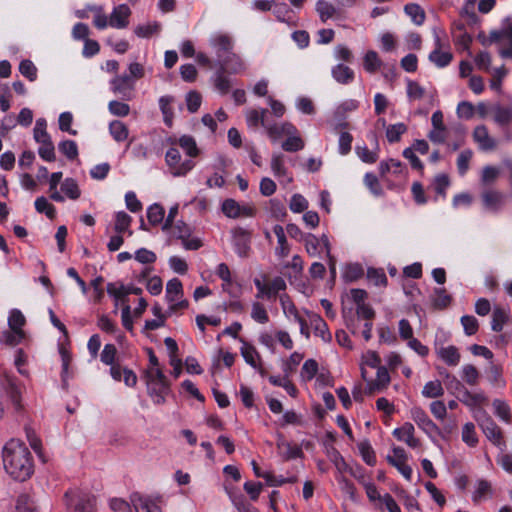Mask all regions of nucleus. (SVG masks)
I'll use <instances>...</instances> for the list:
<instances>
[{
    "instance_id": "1a4fd4ad",
    "label": "nucleus",
    "mask_w": 512,
    "mask_h": 512,
    "mask_svg": "<svg viewBox=\"0 0 512 512\" xmlns=\"http://www.w3.org/2000/svg\"><path fill=\"white\" fill-rule=\"evenodd\" d=\"M410 417L430 438L436 434H440L439 427L429 418L428 414L421 407H412L410 409Z\"/></svg>"
},
{
    "instance_id": "de8ad7c7",
    "label": "nucleus",
    "mask_w": 512,
    "mask_h": 512,
    "mask_svg": "<svg viewBox=\"0 0 512 512\" xmlns=\"http://www.w3.org/2000/svg\"><path fill=\"white\" fill-rule=\"evenodd\" d=\"M279 300H280V305L282 307L284 315L288 318H293L294 320H299L300 315L298 313L296 306L290 299V297L287 294H281L279 296Z\"/></svg>"
},
{
    "instance_id": "5701e85b",
    "label": "nucleus",
    "mask_w": 512,
    "mask_h": 512,
    "mask_svg": "<svg viewBox=\"0 0 512 512\" xmlns=\"http://www.w3.org/2000/svg\"><path fill=\"white\" fill-rule=\"evenodd\" d=\"M391 381L390 375L386 367L381 366L377 369L376 379L368 382V392H381L387 388Z\"/></svg>"
},
{
    "instance_id": "7c9ffc66",
    "label": "nucleus",
    "mask_w": 512,
    "mask_h": 512,
    "mask_svg": "<svg viewBox=\"0 0 512 512\" xmlns=\"http://www.w3.org/2000/svg\"><path fill=\"white\" fill-rule=\"evenodd\" d=\"M174 97L170 95L161 96L159 98V108L163 115V121L168 126L171 127L174 118Z\"/></svg>"
},
{
    "instance_id": "4468645a",
    "label": "nucleus",
    "mask_w": 512,
    "mask_h": 512,
    "mask_svg": "<svg viewBox=\"0 0 512 512\" xmlns=\"http://www.w3.org/2000/svg\"><path fill=\"white\" fill-rule=\"evenodd\" d=\"M434 43L435 49L429 54V60L438 68H444L451 63L453 55L450 51L442 50L443 44L436 30H434Z\"/></svg>"
},
{
    "instance_id": "ddd939ff",
    "label": "nucleus",
    "mask_w": 512,
    "mask_h": 512,
    "mask_svg": "<svg viewBox=\"0 0 512 512\" xmlns=\"http://www.w3.org/2000/svg\"><path fill=\"white\" fill-rule=\"evenodd\" d=\"M272 173L283 184H290L293 176L286 167V157L282 153H273L270 162Z\"/></svg>"
},
{
    "instance_id": "5fc2aeb1",
    "label": "nucleus",
    "mask_w": 512,
    "mask_h": 512,
    "mask_svg": "<svg viewBox=\"0 0 512 512\" xmlns=\"http://www.w3.org/2000/svg\"><path fill=\"white\" fill-rule=\"evenodd\" d=\"M327 455L329 460L334 464L339 475L345 473L348 470L347 463L335 448L328 450Z\"/></svg>"
},
{
    "instance_id": "423d86ee",
    "label": "nucleus",
    "mask_w": 512,
    "mask_h": 512,
    "mask_svg": "<svg viewBox=\"0 0 512 512\" xmlns=\"http://www.w3.org/2000/svg\"><path fill=\"white\" fill-rule=\"evenodd\" d=\"M209 45L214 51L218 62H221L228 54L233 51V39L227 33L216 32L211 35Z\"/></svg>"
},
{
    "instance_id": "e2e57ef3",
    "label": "nucleus",
    "mask_w": 512,
    "mask_h": 512,
    "mask_svg": "<svg viewBox=\"0 0 512 512\" xmlns=\"http://www.w3.org/2000/svg\"><path fill=\"white\" fill-rule=\"evenodd\" d=\"M251 318L259 324H266L269 321V316L265 307L259 302H254L252 304Z\"/></svg>"
},
{
    "instance_id": "0e129e2a",
    "label": "nucleus",
    "mask_w": 512,
    "mask_h": 512,
    "mask_svg": "<svg viewBox=\"0 0 512 512\" xmlns=\"http://www.w3.org/2000/svg\"><path fill=\"white\" fill-rule=\"evenodd\" d=\"M109 112L117 117H125L130 113V106L121 101L112 100L108 103Z\"/></svg>"
},
{
    "instance_id": "e433bc0d",
    "label": "nucleus",
    "mask_w": 512,
    "mask_h": 512,
    "mask_svg": "<svg viewBox=\"0 0 512 512\" xmlns=\"http://www.w3.org/2000/svg\"><path fill=\"white\" fill-rule=\"evenodd\" d=\"M109 133L116 142H123L129 136L128 127L119 120H113L109 123Z\"/></svg>"
},
{
    "instance_id": "f704fd0d",
    "label": "nucleus",
    "mask_w": 512,
    "mask_h": 512,
    "mask_svg": "<svg viewBox=\"0 0 512 512\" xmlns=\"http://www.w3.org/2000/svg\"><path fill=\"white\" fill-rule=\"evenodd\" d=\"M114 231L118 234L128 232V235H132V231L129 230L132 223V217L124 211H118L115 213Z\"/></svg>"
},
{
    "instance_id": "052dcab7",
    "label": "nucleus",
    "mask_w": 512,
    "mask_h": 512,
    "mask_svg": "<svg viewBox=\"0 0 512 512\" xmlns=\"http://www.w3.org/2000/svg\"><path fill=\"white\" fill-rule=\"evenodd\" d=\"M164 215L163 207L157 203L152 204L147 209V218L152 225L160 224L164 219Z\"/></svg>"
},
{
    "instance_id": "ea45409f",
    "label": "nucleus",
    "mask_w": 512,
    "mask_h": 512,
    "mask_svg": "<svg viewBox=\"0 0 512 512\" xmlns=\"http://www.w3.org/2000/svg\"><path fill=\"white\" fill-rule=\"evenodd\" d=\"M493 118L494 121L503 126L512 122V104L508 107H503L500 105L493 106Z\"/></svg>"
},
{
    "instance_id": "4c0bfd02",
    "label": "nucleus",
    "mask_w": 512,
    "mask_h": 512,
    "mask_svg": "<svg viewBox=\"0 0 512 512\" xmlns=\"http://www.w3.org/2000/svg\"><path fill=\"white\" fill-rule=\"evenodd\" d=\"M311 325L314 329L316 336L320 337L325 343H329L332 340V335L328 329L326 322L319 316H313L311 319Z\"/></svg>"
},
{
    "instance_id": "2eb2a0df",
    "label": "nucleus",
    "mask_w": 512,
    "mask_h": 512,
    "mask_svg": "<svg viewBox=\"0 0 512 512\" xmlns=\"http://www.w3.org/2000/svg\"><path fill=\"white\" fill-rule=\"evenodd\" d=\"M481 198L486 210L496 212L504 205L506 196L499 190L487 188L483 190Z\"/></svg>"
},
{
    "instance_id": "0eeeda50",
    "label": "nucleus",
    "mask_w": 512,
    "mask_h": 512,
    "mask_svg": "<svg viewBox=\"0 0 512 512\" xmlns=\"http://www.w3.org/2000/svg\"><path fill=\"white\" fill-rule=\"evenodd\" d=\"M254 285L258 291L257 298L266 297L268 299L276 297L279 292L284 291L287 287L285 280L280 276L267 283L260 279H254Z\"/></svg>"
},
{
    "instance_id": "603ef678",
    "label": "nucleus",
    "mask_w": 512,
    "mask_h": 512,
    "mask_svg": "<svg viewBox=\"0 0 512 512\" xmlns=\"http://www.w3.org/2000/svg\"><path fill=\"white\" fill-rule=\"evenodd\" d=\"M358 449L366 464L373 466L376 463L374 450L368 440L361 441L358 444Z\"/></svg>"
},
{
    "instance_id": "37998d69",
    "label": "nucleus",
    "mask_w": 512,
    "mask_h": 512,
    "mask_svg": "<svg viewBox=\"0 0 512 512\" xmlns=\"http://www.w3.org/2000/svg\"><path fill=\"white\" fill-rule=\"evenodd\" d=\"M421 393L425 398H438L443 396L444 388L440 380H431L424 385Z\"/></svg>"
},
{
    "instance_id": "69168bd1",
    "label": "nucleus",
    "mask_w": 512,
    "mask_h": 512,
    "mask_svg": "<svg viewBox=\"0 0 512 512\" xmlns=\"http://www.w3.org/2000/svg\"><path fill=\"white\" fill-rule=\"evenodd\" d=\"M59 151L63 153L68 159L72 160L78 156V147L73 140H64L58 145Z\"/></svg>"
},
{
    "instance_id": "6ab92c4d",
    "label": "nucleus",
    "mask_w": 512,
    "mask_h": 512,
    "mask_svg": "<svg viewBox=\"0 0 512 512\" xmlns=\"http://www.w3.org/2000/svg\"><path fill=\"white\" fill-rule=\"evenodd\" d=\"M485 436L496 446L503 444L502 432L499 426L489 417L479 423Z\"/></svg>"
},
{
    "instance_id": "c85d7f7f",
    "label": "nucleus",
    "mask_w": 512,
    "mask_h": 512,
    "mask_svg": "<svg viewBox=\"0 0 512 512\" xmlns=\"http://www.w3.org/2000/svg\"><path fill=\"white\" fill-rule=\"evenodd\" d=\"M219 64L222 69L227 68L229 72L234 74L243 72L246 69L243 59L234 52L228 54Z\"/></svg>"
},
{
    "instance_id": "c756f323",
    "label": "nucleus",
    "mask_w": 512,
    "mask_h": 512,
    "mask_svg": "<svg viewBox=\"0 0 512 512\" xmlns=\"http://www.w3.org/2000/svg\"><path fill=\"white\" fill-rule=\"evenodd\" d=\"M239 340L242 343L240 352L245 362L252 368L257 369L259 367L260 356L256 348L253 345L246 342L245 340H243L242 338H240Z\"/></svg>"
},
{
    "instance_id": "4d7b16f0",
    "label": "nucleus",
    "mask_w": 512,
    "mask_h": 512,
    "mask_svg": "<svg viewBox=\"0 0 512 512\" xmlns=\"http://www.w3.org/2000/svg\"><path fill=\"white\" fill-rule=\"evenodd\" d=\"M462 441L470 447L476 446L478 437L473 423L468 422L462 427Z\"/></svg>"
},
{
    "instance_id": "a19ab883",
    "label": "nucleus",
    "mask_w": 512,
    "mask_h": 512,
    "mask_svg": "<svg viewBox=\"0 0 512 512\" xmlns=\"http://www.w3.org/2000/svg\"><path fill=\"white\" fill-rule=\"evenodd\" d=\"M460 374L462 380L470 386H475L479 383L480 372L472 364L463 365Z\"/></svg>"
},
{
    "instance_id": "f03ea898",
    "label": "nucleus",
    "mask_w": 512,
    "mask_h": 512,
    "mask_svg": "<svg viewBox=\"0 0 512 512\" xmlns=\"http://www.w3.org/2000/svg\"><path fill=\"white\" fill-rule=\"evenodd\" d=\"M147 393L156 405L164 404L169 392L166 376L160 368L147 369L145 372Z\"/></svg>"
},
{
    "instance_id": "8fccbe9b",
    "label": "nucleus",
    "mask_w": 512,
    "mask_h": 512,
    "mask_svg": "<svg viewBox=\"0 0 512 512\" xmlns=\"http://www.w3.org/2000/svg\"><path fill=\"white\" fill-rule=\"evenodd\" d=\"M179 146L189 157H196L199 153L195 140L188 135H183L178 139Z\"/></svg>"
},
{
    "instance_id": "49530a36",
    "label": "nucleus",
    "mask_w": 512,
    "mask_h": 512,
    "mask_svg": "<svg viewBox=\"0 0 512 512\" xmlns=\"http://www.w3.org/2000/svg\"><path fill=\"white\" fill-rule=\"evenodd\" d=\"M495 415L506 423L511 421V410L507 402L495 399L492 403Z\"/></svg>"
},
{
    "instance_id": "a211bd4d",
    "label": "nucleus",
    "mask_w": 512,
    "mask_h": 512,
    "mask_svg": "<svg viewBox=\"0 0 512 512\" xmlns=\"http://www.w3.org/2000/svg\"><path fill=\"white\" fill-rule=\"evenodd\" d=\"M392 434L398 441L406 443L411 448L420 446V440L414 435L415 428L409 422H405L401 427L395 428Z\"/></svg>"
},
{
    "instance_id": "338daca9",
    "label": "nucleus",
    "mask_w": 512,
    "mask_h": 512,
    "mask_svg": "<svg viewBox=\"0 0 512 512\" xmlns=\"http://www.w3.org/2000/svg\"><path fill=\"white\" fill-rule=\"evenodd\" d=\"M25 317L23 313L18 309H12L8 317V325L11 330H22L25 324Z\"/></svg>"
},
{
    "instance_id": "c9c22d12",
    "label": "nucleus",
    "mask_w": 512,
    "mask_h": 512,
    "mask_svg": "<svg viewBox=\"0 0 512 512\" xmlns=\"http://www.w3.org/2000/svg\"><path fill=\"white\" fill-rule=\"evenodd\" d=\"M62 172H54L49 177V197L55 202H64V196L57 189L58 185H61Z\"/></svg>"
},
{
    "instance_id": "2f4dec72",
    "label": "nucleus",
    "mask_w": 512,
    "mask_h": 512,
    "mask_svg": "<svg viewBox=\"0 0 512 512\" xmlns=\"http://www.w3.org/2000/svg\"><path fill=\"white\" fill-rule=\"evenodd\" d=\"M331 74L333 79L340 84L346 85L354 80V71L344 64H337L332 67Z\"/></svg>"
},
{
    "instance_id": "bb28decb",
    "label": "nucleus",
    "mask_w": 512,
    "mask_h": 512,
    "mask_svg": "<svg viewBox=\"0 0 512 512\" xmlns=\"http://www.w3.org/2000/svg\"><path fill=\"white\" fill-rule=\"evenodd\" d=\"M486 377L488 382L497 389H504L506 387V381L503 377L502 367L491 363L486 370Z\"/></svg>"
},
{
    "instance_id": "680f3d73",
    "label": "nucleus",
    "mask_w": 512,
    "mask_h": 512,
    "mask_svg": "<svg viewBox=\"0 0 512 512\" xmlns=\"http://www.w3.org/2000/svg\"><path fill=\"white\" fill-rule=\"evenodd\" d=\"M39 143L41 144L38 149L39 156L48 162L55 161V149L51 139L49 138L46 141H40Z\"/></svg>"
},
{
    "instance_id": "09e8293b",
    "label": "nucleus",
    "mask_w": 512,
    "mask_h": 512,
    "mask_svg": "<svg viewBox=\"0 0 512 512\" xmlns=\"http://www.w3.org/2000/svg\"><path fill=\"white\" fill-rule=\"evenodd\" d=\"M34 205L38 213H44L49 219L55 218L56 208L44 196L36 198Z\"/></svg>"
},
{
    "instance_id": "6e6d98bb",
    "label": "nucleus",
    "mask_w": 512,
    "mask_h": 512,
    "mask_svg": "<svg viewBox=\"0 0 512 512\" xmlns=\"http://www.w3.org/2000/svg\"><path fill=\"white\" fill-rule=\"evenodd\" d=\"M355 152L357 156L361 159V161L368 164L375 163L379 157L378 148H376L375 150H369L366 145L356 146Z\"/></svg>"
},
{
    "instance_id": "6e6552de",
    "label": "nucleus",
    "mask_w": 512,
    "mask_h": 512,
    "mask_svg": "<svg viewBox=\"0 0 512 512\" xmlns=\"http://www.w3.org/2000/svg\"><path fill=\"white\" fill-rule=\"evenodd\" d=\"M1 389L12 403L16 410L22 408V388L19 383L11 376L5 375L0 380Z\"/></svg>"
},
{
    "instance_id": "79ce46f5",
    "label": "nucleus",
    "mask_w": 512,
    "mask_h": 512,
    "mask_svg": "<svg viewBox=\"0 0 512 512\" xmlns=\"http://www.w3.org/2000/svg\"><path fill=\"white\" fill-rule=\"evenodd\" d=\"M404 11L408 17H410L411 21L415 25H422L425 21V12L424 10L415 3L406 4L404 7Z\"/></svg>"
},
{
    "instance_id": "4be33fe9",
    "label": "nucleus",
    "mask_w": 512,
    "mask_h": 512,
    "mask_svg": "<svg viewBox=\"0 0 512 512\" xmlns=\"http://www.w3.org/2000/svg\"><path fill=\"white\" fill-rule=\"evenodd\" d=\"M130 499L136 512H162L156 502L146 496L134 493Z\"/></svg>"
},
{
    "instance_id": "9d476101",
    "label": "nucleus",
    "mask_w": 512,
    "mask_h": 512,
    "mask_svg": "<svg viewBox=\"0 0 512 512\" xmlns=\"http://www.w3.org/2000/svg\"><path fill=\"white\" fill-rule=\"evenodd\" d=\"M255 207L250 204H240L234 199H226L222 203V212L228 218L252 217L255 214Z\"/></svg>"
},
{
    "instance_id": "72a5a7b5",
    "label": "nucleus",
    "mask_w": 512,
    "mask_h": 512,
    "mask_svg": "<svg viewBox=\"0 0 512 512\" xmlns=\"http://www.w3.org/2000/svg\"><path fill=\"white\" fill-rule=\"evenodd\" d=\"M183 298V286L178 278L169 280L166 284L165 299L167 302H175L177 299Z\"/></svg>"
},
{
    "instance_id": "f257e3e1",
    "label": "nucleus",
    "mask_w": 512,
    "mask_h": 512,
    "mask_svg": "<svg viewBox=\"0 0 512 512\" xmlns=\"http://www.w3.org/2000/svg\"><path fill=\"white\" fill-rule=\"evenodd\" d=\"M3 465L6 472L15 480L25 481L31 477L34 465L27 446L17 440H9L2 451Z\"/></svg>"
},
{
    "instance_id": "f3484780",
    "label": "nucleus",
    "mask_w": 512,
    "mask_h": 512,
    "mask_svg": "<svg viewBox=\"0 0 512 512\" xmlns=\"http://www.w3.org/2000/svg\"><path fill=\"white\" fill-rule=\"evenodd\" d=\"M233 246L239 257H247L250 250V234L243 228H237L232 231Z\"/></svg>"
},
{
    "instance_id": "412c9836",
    "label": "nucleus",
    "mask_w": 512,
    "mask_h": 512,
    "mask_svg": "<svg viewBox=\"0 0 512 512\" xmlns=\"http://www.w3.org/2000/svg\"><path fill=\"white\" fill-rule=\"evenodd\" d=\"M473 138L481 150L491 151L496 147V141L489 135L484 125L474 129Z\"/></svg>"
},
{
    "instance_id": "b1692460",
    "label": "nucleus",
    "mask_w": 512,
    "mask_h": 512,
    "mask_svg": "<svg viewBox=\"0 0 512 512\" xmlns=\"http://www.w3.org/2000/svg\"><path fill=\"white\" fill-rule=\"evenodd\" d=\"M436 354L448 366H457L461 359L459 350L454 345L441 346L436 349Z\"/></svg>"
},
{
    "instance_id": "a18cd8bd",
    "label": "nucleus",
    "mask_w": 512,
    "mask_h": 512,
    "mask_svg": "<svg viewBox=\"0 0 512 512\" xmlns=\"http://www.w3.org/2000/svg\"><path fill=\"white\" fill-rule=\"evenodd\" d=\"M460 401L468 407H475L484 403L486 401V396L481 392L472 393L467 389H464L461 394Z\"/></svg>"
},
{
    "instance_id": "dca6fc26",
    "label": "nucleus",
    "mask_w": 512,
    "mask_h": 512,
    "mask_svg": "<svg viewBox=\"0 0 512 512\" xmlns=\"http://www.w3.org/2000/svg\"><path fill=\"white\" fill-rule=\"evenodd\" d=\"M131 10L127 4L115 6L109 16V26L116 29H124L129 24Z\"/></svg>"
},
{
    "instance_id": "7ed1b4c3",
    "label": "nucleus",
    "mask_w": 512,
    "mask_h": 512,
    "mask_svg": "<svg viewBox=\"0 0 512 512\" xmlns=\"http://www.w3.org/2000/svg\"><path fill=\"white\" fill-rule=\"evenodd\" d=\"M66 506L69 512H93L95 497L87 492L71 490L65 494Z\"/></svg>"
},
{
    "instance_id": "774afa93",
    "label": "nucleus",
    "mask_w": 512,
    "mask_h": 512,
    "mask_svg": "<svg viewBox=\"0 0 512 512\" xmlns=\"http://www.w3.org/2000/svg\"><path fill=\"white\" fill-rule=\"evenodd\" d=\"M16 509L18 512H36L34 501L26 494L18 497Z\"/></svg>"
},
{
    "instance_id": "cd10ccee",
    "label": "nucleus",
    "mask_w": 512,
    "mask_h": 512,
    "mask_svg": "<svg viewBox=\"0 0 512 512\" xmlns=\"http://www.w3.org/2000/svg\"><path fill=\"white\" fill-rule=\"evenodd\" d=\"M268 111L266 109H249L246 111V122L249 128H257L259 125L264 127L268 126V121L266 120V115Z\"/></svg>"
},
{
    "instance_id": "c03bdc74",
    "label": "nucleus",
    "mask_w": 512,
    "mask_h": 512,
    "mask_svg": "<svg viewBox=\"0 0 512 512\" xmlns=\"http://www.w3.org/2000/svg\"><path fill=\"white\" fill-rule=\"evenodd\" d=\"M363 65H364V69L368 72V73H375L376 71L379 70V68L381 67L382 65V61L381 59L379 58L378 54L376 51L374 50H369L365 56H364V59H363Z\"/></svg>"
},
{
    "instance_id": "39448f33",
    "label": "nucleus",
    "mask_w": 512,
    "mask_h": 512,
    "mask_svg": "<svg viewBox=\"0 0 512 512\" xmlns=\"http://www.w3.org/2000/svg\"><path fill=\"white\" fill-rule=\"evenodd\" d=\"M165 162L169 168L170 173L174 177H183L190 172L195 162L192 159H186L182 161L181 154L177 148H170L165 154Z\"/></svg>"
},
{
    "instance_id": "f8f14e48",
    "label": "nucleus",
    "mask_w": 512,
    "mask_h": 512,
    "mask_svg": "<svg viewBox=\"0 0 512 512\" xmlns=\"http://www.w3.org/2000/svg\"><path fill=\"white\" fill-rule=\"evenodd\" d=\"M388 462L397 468L402 476L408 481L412 478V468L406 463L407 454L402 447H393L392 455L387 457Z\"/></svg>"
},
{
    "instance_id": "bf43d9fd",
    "label": "nucleus",
    "mask_w": 512,
    "mask_h": 512,
    "mask_svg": "<svg viewBox=\"0 0 512 512\" xmlns=\"http://www.w3.org/2000/svg\"><path fill=\"white\" fill-rule=\"evenodd\" d=\"M316 11L319 14L320 19L323 22H326L328 19L333 17L336 12V8L327 1L319 0L316 3Z\"/></svg>"
},
{
    "instance_id": "a878e982",
    "label": "nucleus",
    "mask_w": 512,
    "mask_h": 512,
    "mask_svg": "<svg viewBox=\"0 0 512 512\" xmlns=\"http://www.w3.org/2000/svg\"><path fill=\"white\" fill-rule=\"evenodd\" d=\"M59 191L64 196V200L69 199V200L75 201V200L79 199L81 196V190H80V187H79L77 181L74 178H70V177L65 178L61 182Z\"/></svg>"
},
{
    "instance_id": "3c124183",
    "label": "nucleus",
    "mask_w": 512,
    "mask_h": 512,
    "mask_svg": "<svg viewBox=\"0 0 512 512\" xmlns=\"http://www.w3.org/2000/svg\"><path fill=\"white\" fill-rule=\"evenodd\" d=\"M318 372V363L314 359H308L304 362L300 376L303 381L308 382L311 381L314 377H316Z\"/></svg>"
},
{
    "instance_id": "473e14b6",
    "label": "nucleus",
    "mask_w": 512,
    "mask_h": 512,
    "mask_svg": "<svg viewBox=\"0 0 512 512\" xmlns=\"http://www.w3.org/2000/svg\"><path fill=\"white\" fill-rule=\"evenodd\" d=\"M510 316L509 308L496 306L492 312L491 329L500 332Z\"/></svg>"
},
{
    "instance_id": "20e7f679",
    "label": "nucleus",
    "mask_w": 512,
    "mask_h": 512,
    "mask_svg": "<svg viewBox=\"0 0 512 512\" xmlns=\"http://www.w3.org/2000/svg\"><path fill=\"white\" fill-rule=\"evenodd\" d=\"M490 40L507 45L506 48L499 49V54L503 58H512V19L510 17L502 21L499 29L491 31Z\"/></svg>"
},
{
    "instance_id": "13d9d810",
    "label": "nucleus",
    "mask_w": 512,
    "mask_h": 512,
    "mask_svg": "<svg viewBox=\"0 0 512 512\" xmlns=\"http://www.w3.org/2000/svg\"><path fill=\"white\" fill-rule=\"evenodd\" d=\"M269 382L274 386H279L285 389V391L292 397L297 394V388L293 383L289 381L287 377L270 376Z\"/></svg>"
},
{
    "instance_id": "393cba45",
    "label": "nucleus",
    "mask_w": 512,
    "mask_h": 512,
    "mask_svg": "<svg viewBox=\"0 0 512 512\" xmlns=\"http://www.w3.org/2000/svg\"><path fill=\"white\" fill-rule=\"evenodd\" d=\"M273 232L277 237V247L275 248V255L279 258H285L289 255L290 246L288 244L285 230L281 225H275Z\"/></svg>"
},
{
    "instance_id": "9b49d317",
    "label": "nucleus",
    "mask_w": 512,
    "mask_h": 512,
    "mask_svg": "<svg viewBox=\"0 0 512 512\" xmlns=\"http://www.w3.org/2000/svg\"><path fill=\"white\" fill-rule=\"evenodd\" d=\"M111 91L120 96L122 99L130 100L132 98V92L134 90V81L131 80V76L117 75L112 78L109 82Z\"/></svg>"
},
{
    "instance_id": "58836bf2",
    "label": "nucleus",
    "mask_w": 512,
    "mask_h": 512,
    "mask_svg": "<svg viewBox=\"0 0 512 512\" xmlns=\"http://www.w3.org/2000/svg\"><path fill=\"white\" fill-rule=\"evenodd\" d=\"M287 139L282 143L281 147L286 152H297L304 148L305 143L303 139L300 137L298 129L296 128V133L288 134Z\"/></svg>"
},
{
    "instance_id": "aec40b11",
    "label": "nucleus",
    "mask_w": 512,
    "mask_h": 512,
    "mask_svg": "<svg viewBox=\"0 0 512 512\" xmlns=\"http://www.w3.org/2000/svg\"><path fill=\"white\" fill-rule=\"evenodd\" d=\"M266 132L271 141L276 142L282 136H287L288 134L296 133V127L290 122H282V123H268L266 127Z\"/></svg>"
},
{
    "instance_id": "864d4df0",
    "label": "nucleus",
    "mask_w": 512,
    "mask_h": 512,
    "mask_svg": "<svg viewBox=\"0 0 512 512\" xmlns=\"http://www.w3.org/2000/svg\"><path fill=\"white\" fill-rule=\"evenodd\" d=\"M407 131V126L404 123H396L389 125L386 129V137L390 143L398 142L401 136Z\"/></svg>"
}]
</instances>
